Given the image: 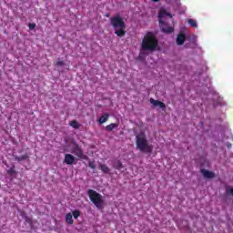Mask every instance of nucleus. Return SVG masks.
Returning a JSON list of instances; mask_svg holds the SVG:
<instances>
[{"label":"nucleus","instance_id":"7ed1b4c3","mask_svg":"<svg viewBox=\"0 0 233 233\" xmlns=\"http://www.w3.org/2000/svg\"><path fill=\"white\" fill-rule=\"evenodd\" d=\"M137 148H138L140 152H146L147 154H150L154 149V147L148 143L145 133H140L137 136Z\"/></svg>","mask_w":233,"mask_h":233},{"label":"nucleus","instance_id":"ddd939ff","mask_svg":"<svg viewBox=\"0 0 233 233\" xmlns=\"http://www.w3.org/2000/svg\"><path fill=\"white\" fill-rule=\"evenodd\" d=\"M72 218H73L72 213H67L66 215V223H68V225L74 224V219Z\"/></svg>","mask_w":233,"mask_h":233},{"label":"nucleus","instance_id":"423d86ee","mask_svg":"<svg viewBox=\"0 0 233 233\" xmlns=\"http://www.w3.org/2000/svg\"><path fill=\"white\" fill-rule=\"evenodd\" d=\"M72 154L76 156V157H79V159H88V157L85 154H83V149L79 147V146H76L72 150Z\"/></svg>","mask_w":233,"mask_h":233},{"label":"nucleus","instance_id":"dca6fc26","mask_svg":"<svg viewBox=\"0 0 233 233\" xmlns=\"http://www.w3.org/2000/svg\"><path fill=\"white\" fill-rule=\"evenodd\" d=\"M100 169L102 172H104V174H108L110 172V168H108L105 164L100 165Z\"/></svg>","mask_w":233,"mask_h":233},{"label":"nucleus","instance_id":"aec40b11","mask_svg":"<svg viewBox=\"0 0 233 233\" xmlns=\"http://www.w3.org/2000/svg\"><path fill=\"white\" fill-rule=\"evenodd\" d=\"M56 66H65V61H63V60H58V61L56 62Z\"/></svg>","mask_w":233,"mask_h":233},{"label":"nucleus","instance_id":"412c9836","mask_svg":"<svg viewBox=\"0 0 233 233\" xmlns=\"http://www.w3.org/2000/svg\"><path fill=\"white\" fill-rule=\"evenodd\" d=\"M88 166H89V167L92 168L93 170L96 168V165L94 164V162H89Z\"/></svg>","mask_w":233,"mask_h":233},{"label":"nucleus","instance_id":"f257e3e1","mask_svg":"<svg viewBox=\"0 0 233 233\" xmlns=\"http://www.w3.org/2000/svg\"><path fill=\"white\" fill-rule=\"evenodd\" d=\"M156 50H159V42L156 34L152 32H147L141 43V52H156Z\"/></svg>","mask_w":233,"mask_h":233},{"label":"nucleus","instance_id":"39448f33","mask_svg":"<svg viewBox=\"0 0 233 233\" xmlns=\"http://www.w3.org/2000/svg\"><path fill=\"white\" fill-rule=\"evenodd\" d=\"M87 196L89 197L90 201H92L95 207H96V208L101 210L105 208V198L101 194L97 193L94 189H89L87 191Z\"/></svg>","mask_w":233,"mask_h":233},{"label":"nucleus","instance_id":"9d476101","mask_svg":"<svg viewBox=\"0 0 233 233\" xmlns=\"http://www.w3.org/2000/svg\"><path fill=\"white\" fill-rule=\"evenodd\" d=\"M186 36L183 34H180L177 37V45L181 46L185 43Z\"/></svg>","mask_w":233,"mask_h":233},{"label":"nucleus","instance_id":"6e6552de","mask_svg":"<svg viewBox=\"0 0 233 233\" xmlns=\"http://www.w3.org/2000/svg\"><path fill=\"white\" fill-rule=\"evenodd\" d=\"M150 103L153 105V106H158V108H161L162 110H165L167 108V106L165 103L159 101V100H155L154 98H150Z\"/></svg>","mask_w":233,"mask_h":233},{"label":"nucleus","instance_id":"1a4fd4ad","mask_svg":"<svg viewBox=\"0 0 233 233\" xmlns=\"http://www.w3.org/2000/svg\"><path fill=\"white\" fill-rule=\"evenodd\" d=\"M201 174L206 177L207 179H212V177H215L216 175L212 171H208L207 169H202Z\"/></svg>","mask_w":233,"mask_h":233},{"label":"nucleus","instance_id":"f8f14e48","mask_svg":"<svg viewBox=\"0 0 233 233\" xmlns=\"http://www.w3.org/2000/svg\"><path fill=\"white\" fill-rule=\"evenodd\" d=\"M113 167H114V168H116L117 170H121V168H123V164L119 160H115L113 162Z\"/></svg>","mask_w":233,"mask_h":233},{"label":"nucleus","instance_id":"9b49d317","mask_svg":"<svg viewBox=\"0 0 233 233\" xmlns=\"http://www.w3.org/2000/svg\"><path fill=\"white\" fill-rule=\"evenodd\" d=\"M108 117H109L108 114L105 113L98 119V123H100V125H103V123H106L108 121Z\"/></svg>","mask_w":233,"mask_h":233},{"label":"nucleus","instance_id":"20e7f679","mask_svg":"<svg viewBox=\"0 0 233 233\" xmlns=\"http://www.w3.org/2000/svg\"><path fill=\"white\" fill-rule=\"evenodd\" d=\"M111 25L115 28V34L118 35V37L125 36L126 31L125 28H127V25H125V22L119 15H116L111 18Z\"/></svg>","mask_w":233,"mask_h":233},{"label":"nucleus","instance_id":"4468645a","mask_svg":"<svg viewBox=\"0 0 233 233\" xmlns=\"http://www.w3.org/2000/svg\"><path fill=\"white\" fill-rule=\"evenodd\" d=\"M188 25L192 26L193 28H198V22L192 18L187 19Z\"/></svg>","mask_w":233,"mask_h":233},{"label":"nucleus","instance_id":"5701e85b","mask_svg":"<svg viewBox=\"0 0 233 233\" xmlns=\"http://www.w3.org/2000/svg\"><path fill=\"white\" fill-rule=\"evenodd\" d=\"M174 2H175L177 5H179V2H177V0H174Z\"/></svg>","mask_w":233,"mask_h":233},{"label":"nucleus","instance_id":"a211bd4d","mask_svg":"<svg viewBox=\"0 0 233 233\" xmlns=\"http://www.w3.org/2000/svg\"><path fill=\"white\" fill-rule=\"evenodd\" d=\"M27 158H28V156H26V155H23L21 157H15V161H25V159H27Z\"/></svg>","mask_w":233,"mask_h":233},{"label":"nucleus","instance_id":"2eb2a0df","mask_svg":"<svg viewBox=\"0 0 233 233\" xmlns=\"http://www.w3.org/2000/svg\"><path fill=\"white\" fill-rule=\"evenodd\" d=\"M117 124L112 123L106 127V130H107V132H112V130H114V128H117Z\"/></svg>","mask_w":233,"mask_h":233},{"label":"nucleus","instance_id":"b1692460","mask_svg":"<svg viewBox=\"0 0 233 233\" xmlns=\"http://www.w3.org/2000/svg\"><path fill=\"white\" fill-rule=\"evenodd\" d=\"M154 1V3H157V1H159V0H153Z\"/></svg>","mask_w":233,"mask_h":233},{"label":"nucleus","instance_id":"0eeeda50","mask_svg":"<svg viewBox=\"0 0 233 233\" xmlns=\"http://www.w3.org/2000/svg\"><path fill=\"white\" fill-rule=\"evenodd\" d=\"M76 161H77V158H76L74 155L72 154L65 155L64 163H66V165H76Z\"/></svg>","mask_w":233,"mask_h":233},{"label":"nucleus","instance_id":"f03ea898","mask_svg":"<svg viewBox=\"0 0 233 233\" xmlns=\"http://www.w3.org/2000/svg\"><path fill=\"white\" fill-rule=\"evenodd\" d=\"M158 18L162 32H164V34H172V32H174V27L168 26V24H167L168 19H172V15H170V13L167 12L165 9H160Z\"/></svg>","mask_w":233,"mask_h":233},{"label":"nucleus","instance_id":"4be33fe9","mask_svg":"<svg viewBox=\"0 0 233 233\" xmlns=\"http://www.w3.org/2000/svg\"><path fill=\"white\" fill-rule=\"evenodd\" d=\"M28 27L30 30H34V28H35V24H29Z\"/></svg>","mask_w":233,"mask_h":233},{"label":"nucleus","instance_id":"6ab92c4d","mask_svg":"<svg viewBox=\"0 0 233 233\" xmlns=\"http://www.w3.org/2000/svg\"><path fill=\"white\" fill-rule=\"evenodd\" d=\"M79 216H81V212L79 210L73 211V217L75 218V219H77V218H79Z\"/></svg>","mask_w":233,"mask_h":233},{"label":"nucleus","instance_id":"f3484780","mask_svg":"<svg viewBox=\"0 0 233 233\" xmlns=\"http://www.w3.org/2000/svg\"><path fill=\"white\" fill-rule=\"evenodd\" d=\"M69 126L72 127L73 128H79L81 127L77 121L73 120L69 123Z\"/></svg>","mask_w":233,"mask_h":233}]
</instances>
